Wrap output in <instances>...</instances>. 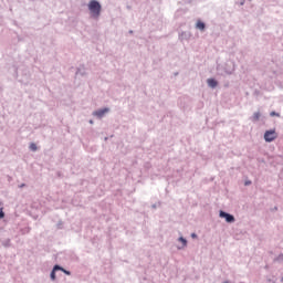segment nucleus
<instances>
[{
    "instance_id": "nucleus-7",
    "label": "nucleus",
    "mask_w": 283,
    "mask_h": 283,
    "mask_svg": "<svg viewBox=\"0 0 283 283\" xmlns=\"http://www.w3.org/2000/svg\"><path fill=\"white\" fill-rule=\"evenodd\" d=\"M207 83H208L209 87H217L218 86V82L213 78H209L207 81Z\"/></svg>"
},
{
    "instance_id": "nucleus-11",
    "label": "nucleus",
    "mask_w": 283,
    "mask_h": 283,
    "mask_svg": "<svg viewBox=\"0 0 283 283\" xmlns=\"http://www.w3.org/2000/svg\"><path fill=\"white\" fill-rule=\"evenodd\" d=\"M60 271H63V273H65V275H71V273H70V271H67V270H65V269H63V268H61V269H59Z\"/></svg>"
},
{
    "instance_id": "nucleus-3",
    "label": "nucleus",
    "mask_w": 283,
    "mask_h": 283,
    "mask_svg": "<svg viewBox=\"0 0 283 283\" xmlns=\"http://www.w3.org/2000/svg\"><path fill=\"white\" fill-rule=\"evenodd\" d=\"M220 218H226V222H235V218L224 211H220Z\"/></svg>"
},
{
    "instance_id": "nucleus-5",
    "label": "nucleus",
    "mask_w": 283,
    "mask_h": 283,
    "mask_svg": "<svg viewBox=\"0 0 283 283\" xmlns=\"http://www.w3.org/2000/svg\"><path fill=\"white\" fill-rule=\"evenodd\" d=\"M262 116V114H260V112H256V113H254L253 115H252V117H251V120L253 122V123H258V120H260V117Z\"/></svg>"
},
{
    "instance_id": "nucleus-4",
    "label": "nucleus",
    "mask_w": 283,
    "mask_h": 283,
    "mask_svg": "<svg viewBox=\"0 0 283 283\" xmlns=\"http://www.w3.org/2000/svg\"><path fill=\"white\" fill-rule=\"evenodd\" d=\"M109 112V109L107 108H104V109H101V111H96L94 113V116H98V118H102V116H105V114H107Z\"/></svg>"
},
{
    "instance_id": "nucleus-8",
    "label": "nucleus",
    "mask_w": 283,
    "mask_h": 283,
    "mask_svg": "<svg viewBox=\"0 0 283 283\" xmlns=\"http://www.w3.org/2000/svg\"><path fill=\"white\" fill-rule=\"evenodd\" d=\"M196 28L198 29V30H205V28H206V25H205V22H202V21H198L197 22V24H196Z\"/></svg>"
},
{
    "instance_id": "nucleus-10",
    "label": "nucleus",
    "mask_w": 283,
    "mask_h": 283,
    "mask_svg": "<svg viewBox=\"0 0 283 283\" xmlns=\"http://www.w3.org/2000/svg\"><path fill=\"white\" fill-rule=\"evenodd\" d=\"M30 149L31 151H36V144H31Z\"/></svg>"
},
{
    "instance_id": "nucleus-6",
    "label": "nucleus",
    "mask_w": 283,
    "mask_h": 283,
    "mask_svg": "<svg viewBox=\"0 0 283 283\" xmlns=\"http://www.w3.org/2000/svg\"><path fill=\"white\" fill-rule=\"evenodd\" d=\"M59 269H61L59 265L53 268V271L51 272V280H56V271H60Z\"/></svg>"
},
{
    "instance_id": "nucleus-1",
    "label": "nucleus",
    "mask_w": 283,
    "mask_h": 283,
    "mask_svg": "<svg viewBox=\"0 0 283 283\" xmlns=\"http://www.w3.org/2000/svg\"><path fill=\"white\" fill-rule=\"evenodd\" d=\"M88 10L94 19L101 17V3L96 0H91L88 3Z\"/></svg>"
},
{
    "instance_id": "nucleus-15",
    "label": "nucleus",
    "mask_w": 283,
    "mask_h": 283,
    "mask_svg": "<svg viewBox=\"0 0 283 283\" xmlns=\"http://www.w3.org/2000/svg\"><path fill=\"white\" fill-rule=\"evenodd\" d=\"M249 185H251V181H245V186H249Z\"/></svg>"
},
{
    "instance_id": "nucleus-14",
    "label": "nucleus",
    "mask_w": 283,
    "mask_h": 283,
    "mask_svg": "<svg viewBox=\"0 0 283 283\" xmlns=\"http://www.w3.org/2000/svg\"><path fill=\"white\" fill-rule=\"evenodd\" d=\"M191 238H198V235H196V233H192V234H191Z\"/></svg>"
},
{
    "instance_id": "nucleus-13",
    "label": "nucleus",
    "mask_w": 283,
    "mask_h": 283,
    "mask_svg": "<svg viewBox=\"0 0 283 283\" xmlns=\"http://www.w3.org/2000/svg\"><path fill=\"white\" fill-rule=\"evenodd\" d=\"M2 218H6V213H3V210H0V220H1Z\"/></svg>"
},
{
    "instance_id": "nucleus-2",
    "label": "nucleus",
    "mask_w": 283,
    "mask_h": 283,
    "mask_svg": "<svg viewBox=\"0 0 283 283\" xmlns=\"http://www.w3.org/2000/svg\"><path fill=\"white\" fill-rule=\"evenodd\" d=\"M277 138V133L275 130H266L264 134V139L266 143H273Z\"/></svg>"
},
{
    "instance_id": "nucleus-9",
    "label": "nucleus",
    "mask_w": 283,
    "mask_h": 283,
    "mask_svg": "<svg viewBox=\"0 0 283 283\" xmlns=\"http://www.w3.org/2000/svg\"><path fill=\"white\" fill-rule=\"evenodd\" d=\"M179 241L182 243L184 247H187V239L180 237Z\"/></svg>"
},
{
    "instance_id": "nucleus-12",
    "label": "nucleus",
    "mask_w": 283,
    "mask_h": 283,
    "mask_svg": "<svg viewBox=\"0 0 283 283\" xmlns=\"http://www.w3.org/2000/svg\"><path fill=\"white\" fill-rule=\"evenodd\" d=\"M270 116H277L280 117V114L279 113H275L274 111L270 113Z\"/></svg>"
},
{
    "instance_id": "nucleus-16",
    "label": "nucleus",
    "mask_w": 283,
    "mask_h": 283,
    "mask_svg": "<svg viewBox=\"0 0 283 283\" xmlns=\"http://www.w3.org/2000/svg\"><path fill=\"white\" fill-rule=\"evenodd\" d=\"M90 123H91V125H92V123H94V122H93V120H91Z\"/></svg>"
}]
</instances>
